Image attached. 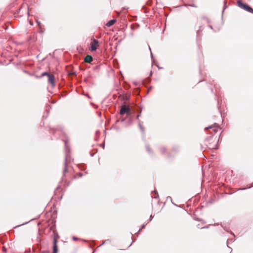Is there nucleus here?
Returning a JSON list of instances; mask_svg holds the SVG:
<instances>
[{
	"mask_svg": "<svg viewBox=\"0 0 253 253\" xmlns=\"http://www.w3.org/2000/svg\"><path fill=\"white\" fill-rule=\"evenodd\" d=\"M65 145L66 148H67V143L66 141L65 142Z\"/></svg>",
	"mask_w": 253,
	"mask_h": 253,
	"instance_id": "dca6fc26",
	"label": "nucleus"
},
{
	"mask_svg": "<svg viewBox=\"0 0 253 253\" xmlns=\"http://www.w3.org/2000/svg\"><path fill=\"white\" fill-rule=\"evenodd\" d=\"M144 227V226H142V228L141 229H140L139 231L141 230L142 228H143V227Z\"/></svg>",
	"mask_w": 253,
	"mask_h": 253,
	"instance_id": "6ab92c4d",
	"label": "nucleus"
},
{
	"mask_svg": "<svg viewBox=\"0 0 253 253\" xmlns=\"http://www.w3.org/2000/svg\"><path fill=\"white\" fill-rule=\"evenodd\" d=\"M157 196H158V194H156L155 192V195H153L152 196V197H154V198H157Z\"/></svg>",
	"mask_w": 253,
	"mask_h": 253,
	"instance_id": "ddd939ff",
	"label": "nucleus"
},
{
	"mask_svg": "<svg viewBox=\"0 0 253 253\" xmlns=\"http://www.w3.org/2000/svg\"><path fill=\"white\" fill-rule=\"evenodd\" d=\"M188 5L190 6H191V7H196V6L195 5H194V4H189Z\"/></svg>",
	"mask_w": 253,
	"mask_h": 253,
	"instance_id": "4468645a",
	"label": "nucleus"
},
{
	"mask_svg": "<svg viewBox=\"0 0 253 253\" xmlns=\"http://www.w3.org/2000/svg\"><path fill=\"white\" fill-rule=\"evenodd\" d=\"M140 116V114L137 115V117H136L137 119H138Z\"/></svg>",
	"mask_w": 253,
	"mask_h": 253,
	"instance_id": "f3484780",
	"label": "nucleus"
},
{
	"mask_svg": "<svg viewBox=\"0 0 253 253\" xmlns=\"http://www.w3.org/2000/svg\"><path fill=\"white\" fill-rule=\"evenodd\" d=\"M237 5L242 9L249 12L253 13V9L250 6H249L248 5L243 3L241 1L238 0L237 1Z\"/></svg>",
	"mask_w": 253,
	"mask_h": 253,
	"instance_id": "f257e3e1",
	"label": "nucleus"
},
{
	"mask_svg": "<svg viewBox=\"0 0 253 253\" xmlns=\"http://www.w3.org/2000/svg\"><path fill=\"white\" fill-rule=\"evenodd\" d=\"M51 74H49L48 73V72H43L42 74V77H43V76H47V77H48V75H50Z\"/></svg>",
	"mask_w": 253,
	"mask_h": 253,
	"instance_id": "9d476101",
	"label": "nucleus"
},
{
	"mask_svg": "<svg viewBox=\"0 0 253 253\" xmlns=\"http://www.w3.org/2000/svg\"><path fill=\"white\" fill-rule=\"evenodd\" d=\"M165 150L166 149L164 147H162L161 148V151L162 152V153H164Z\"/></svg>",
	"mask_w": 253,
	"mask_h": 253,
	"instance_id": "9b49d317",
	"label": "nucleus"
},
{
	"mask_svg": "<svg viewBox=\"0 0 253 253\" xmlns=\"http://www.w3.org/2000/svg\"><path fill=\"white\" fill-rule=\"evenodd\" d=\"M130 109L128 107H126V105H124L122 107L120 110V114L121 115H124L125 113H128L129 112Z\"/></svg>",
	"mask_w": 253,
	"mask_h": 253,
	"instance_id": "7ed1b4c3",
	"label": "nucleus"
},
{
	"mask_svg": "<svg viewBox=\"0 0 253 253\" xmlns=\"http://www.w3.org/2000/svg\"><path fill=\"white\" fill-rule=\"evenodd\" d=\"M57 239L55 237L53 240V253H57L58 247L57 246Z\"/></svg>",
	"mask_w": 253,
	"mask_h": 253,
	"instance_id": "20e7f679",
	"label": "nucleus"
},
{
	"mask_svg": "<svg viewBox=\"0 0 253 253\" xmlns=\"http://www.w3.org/2000/svg\"><path fill=\"white\" fill-rule=\"evenodd\" d=\"M93 60V58L90 55H87L85 58H84V62H86V63H90Z\"/></svg>",
	"mask_w": 253,
	"mask_h": 253,
	"instance_id": "0eeeda50",
	"label": "nucleus"
},
{
	"mask_svg": "<svg viewBox=\"0 0 253 253\" xmlns=\"http://www.w3.org/2000/svg\"><path fill=\"white\" fill-rule=\"evenodd\" d=\"M91 45V51H95L97 48L98 45H99V42L96 40L94 39L92 42L90 43Z\"/></svg>",
	"mask_w": 253,
	"mask_h": 253,
	"instance_id": "f03ea898",
	"label": "nucleus"
},
{
	"mask_svg": "<svg viewBox=\"0 0 253 253\" xmlns=\"http://www.w3.org/2000/svg\"><path fill=\"white\" fill-rule=\"evenodd\" d=\"M115 22H116L115 19L111 20L108 22L107 23L106 26L108 27H110L111 26L113 25Z\"/></svg>",
	"mask_w": 253,
	"mask_h": 253,
	"instance_id": "6e6552de",
	"label": "nucleus"
},
{
	"mask_svg": "<svg viewBox=\"0 0 253 253\" xmlns=\"http://www.w3.org/2000/svg\"><path fill=\"white\" fill-rule=\"evenodd\" d=\"M48 82L51 84L53 85L54 84V80H55L54 76H53V75L50 74V75H48Z\"/></svg>",
	"mask_w": 253,
	"mask_h": 253,
	"instance_id": "423d86ee",
	"label": "nucleus"
},
{
	"mask_svg": "<svg viewBox=\"0 0 253 253\" xmlns=\"http://www.w3.org/2000/svg\"><path fill=\"white\" fill-rule=\"evenodd\" d=\"M139 126L140 127V129L141 130V131H144L143 128L142 127V126L141 125V124L140 123L139 124Z\"/></svg>",
	"mask_w": 253,
	"mask_h": 253,
	"instance_id": "f8f14e48",
	"label": "nucleus"
},
{
	"mask_svg": "<svg viewBox=\"0 0 253 253\" xmlns=\"http://www.w3.org/2000/svg\"><path fill=\"white\" fill-rule=\"evenodd\" d=\"M151 57H153V54H152V52H151Z\"/></svg>",
	"mask_w": 253,
	"mask_h": 253,
	"instance_id": "a211bd4d",
	"label": "nucleus"
},
{
	"mask_svg": "<svg viewBox=\"0 0 253 253\" xmlns=\"http://www.w3.org/2000/svg\"><path fill=\"white\" fill-rule=\"evenodd\" d=\"M147 148V150L148 151V152H150V148L148 146H147L146 147Z\"/></svg>",
	"mask_w": 253,
	"mask_h": 253,
	"instance_id": "2eb2a0df",
	"label": "nucleus"
},
{
	"mask_svg": "<svg viewBox=\"0 0 253 253\" xmlns=\"http://www.w3.org/2000/svg\"><path fill=\"white\" fill-rule=\"evenodd\" d=\"M218 127V125L216 124H214L213 126H211L208 127H206L205 129H208L209 128L212 129L213 132L216 133L217 131Z\"/></svg>",
	"mask_w": 253,
	"mask_h": 253,
	"instance_id": "39448f33",
	"label": "nucleus"
},
{
	"mask_svg": "<svg viewBox=\"0 0 253 253\" xmlns=\"http://www.w3.org/2000/svg\"><path fill=\"white\" fill-rule=\"evenodd\" d=\"M67 155H66V157L65 159V162L64 164L65 168L64 169V173L66 172L67 171Z\"/></svg>",
	"mask_w": 253,
	"mask_h": 253,
	"instance_id": "1a4fd4ad",
	"label": "nucleus"
}]
</instances>
